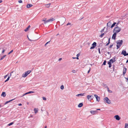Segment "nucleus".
I'll return each mask as SVG.
<instances>
[{
	"label": "nucleus",
	"instance_id": "f257e3e1",
	"mask_svg": "<svg viewBox=\"0 0 128 128\" xmlns=\"http://www.w3.org/2000/svg\"><path fill=\"white\" fill-rule=\"evenodd\" d=\"M121 30V28L120 27H119L118 26H116L114 29L113 32L117 34Z\"/></svg>",
	"mask_w": 128,
	"mask_h": 128
},
{
	"label": "nucleus",
	"instance_id": "f03ea898",
	"mask_svg": "<svg viewBox=\"0 0 128 128\" xmlns=\"http://www.w3.org/2000/svg\"><path fill=\"white\" fill-rule=\"evenodd\" d=\"M104 100L105 102H106V103L108 104H110L111 103V101L107 97H105L104 99Z\"/></svg>",
	"mask_w": 128,
	"mask_h": 128
},
{
	"label": "nucleus",
	"instance_id": "7ed1b4c3",
	"mask_svg": "<svg viewBox=\"0 0 128 128\" xmlns=\"http://www.w3.org/2000/svg\"><path fill=\"white\" fill-rule=\"evenodd\" d=\"M31 72L30 70L28 71L23 74L22 76L23 77H26L28 74L30 73Z\"/></svg>",
	"mask_w": 128,
	"mask_h": 128
},
{
	"label": "nucleus",
	"instance_id": "20e7f679",
	"mask_svg": "<svg viewBox=\"0 0 128 128\" xmlns=\"http://www.w3.org/2000/svg\"><path fill=\"white\" fill-rule=\"evenodd\" d=\"M113 22L112 20H110L108 23L107 24V27H110L111 26V24Z\"/></svg>",
	"mask_w": 128,
	"mask_h": 128
},
{
	"label": "nucleus",
	"instance_id": "39448f33",
	"mask_svg": "<svg viewBox=\"0 0 128 128\" xmlns=\"http://www.w3.org/2000/svg\"><path fill=\"white\" fill-rule=\"evenodd\" d=\"M123 43L122 40H118L116 41V43L117 44H118L120 46H121Z\"/></svg>",
	"mask_w": 128,
	"mask_h": 128
},
{
	"label": "nucleus",
	"instance_id": "423d86ee",
	"mask_svg": "<svg viewBox=\"0 0 128 128\" xmlns=\"http://www.w3.org/2000/svg\"><path fill=\"white\" fill-rule=\"evenodd\" d=\"M93 98L94 96H93L88 95L87 96V98L88 100H91Z\"/></svg>",
	"mask_w": 128,
	"mask_h": 128
},
{
	"label": "nucleus",
	"instance_id": "0eeeda50",
	"mask_svg": "<svg viewBox=\"0 0 128 128\" xmlns=\"http://www.w3.org/2000/svg\"><path fill=\"white\" fill-rule=\"evenodd\" d=\"M94 96L96 99V100L98 102H99L100 100V98L96 94H94Z\"/></svg>",
	"mask_w": 128,
	"mask_h": 128
},
{
	"label": "nucleus",
	"instance_id": "6e6552de",
	"mask_svg": "<svg viewBox=\"0 0 128 128\" xmlns=\"http://www.w3.org/2000/svg\"><path fill=\"white\" fill-rule=\"evenodd\" d=\"M90 112L91 114H96L97 112L96 110H91L90 111Z\"/></svg>",
	"mask_w": 128,
	"mask_h": 128
},
{
	"label": "nucleus",
	"instance_id": "1a4fd4ad",
	"mask_svg": "<svg viewBox=\"0 0 128 128\" xmlns=\"http://www.w3.org/2000/svg\"><path fill=\"white\" fill-rule=\"evenodd\" d=\"M55 19L53 18H50L49 20H47L48 22H51L54 20Z\"/></svg>",
	"mask_w": 128,
	"mask_h": 128
},
{
	"label": "nucleus",
	"instance_id": "9d476101",
	"mask_svg": "<svg viewBox=\"0 0 128 128\" xmlns=\"http://www.w3.org/2000/svg\"><path fill=\"white\" fill-rule=\"evenodd\" d=\"M116 119L118 120H119L120 119V117L118 115H116L114 116Z\"/></svg>",
	"mask_w": 128,
	"mask_h": 128
},
{
	"label": "nucleus",
	"instance_id": "9b49d317",
	"mask_svg": "<svg viewBox=\"0 0 128 128\" xmlns=\"http://www.w3.org/2000/svg\"><path fill=\"white\" fill-rule=\"evenodd\" d=\"M85 94V93H81V94H78L76 95V96H84V95Z\"/></svg>",
	"mask_w": 128,
	"mask_h": 128
},
{
	"label": "nucleus",
	"instance_id": "f8f14e48",
	"mask_svg": "<svg viewBox=\"0 0 128 128\" xmlns=\"http://www.w3.org/2000/svg\"><path fill=\"white\" fill-rule=\"evenodd\" d=\"M116 35V34L115 32H114V33L113 34L112 36V39L114 40L115 39Z\"/></svg>",
	"mask_w": 128,
	"mask_h": 128
},
{
	"label": "nucleus",
	"instance_id": "ddd939ff",
	"mask_svg": "<svg viewBox=\"0 0 128 128\" xmlns=\"http://www.w3.org/2000/svg\"><path fill=\"white\" fill-rule=\"evenodd\" d=\"M126 68H124V70H123V76L125 75L126 73Z\"/></svg>",
	"mask_w": 128,
	"mask_h": 128
},
{
	"label": "nucleus",
	"instance_id": "4468645a",
	"mask_svg": "<svg viewBox=\"0 0 128 128\" xmlns=\"http://www.w3.org/2000/svg\"><path fill=\"white\" fill-rule=\"evenodd\" d=\"M126 51L125 50H123L122 52V54L124 55V56H125V55L126 54Z\"/></svg>",
	"mask_w": 128,
	"mask_h": 128
},
{
	"label": "nucleus",
	"instance_id": "2eb2a0df",
	"mask_svg": "<svg viewBox=\"0 0 128 128\" xmlns=\"http://www.w3.org/2000/svg\"><path fill=\"white\" fill-rule=\"evenodd\" d=\"M116 24V22H114L113 24L111 26H110V28H112L114 27L115 25Z\"/></svg>",
	"mask_w": 128,
	"mask_h": 128
},
{
	"label": "nucleus",
	"instance_id": "dca6fc26",
	"mask_svg": "<svg viewBox=\"0 0 128 128\" xmlns=\"http://www.w3.org/2000/svg\"><path fill=\"white\" fill-rule=\"evenodd\" d=\"M116 24V22H114L113 24L111 26H110V28H112L114 27L115 25Z\"/></svg>",
	"mask_w": 128,
	"mask_h": 128
},
{
	"label": "nucleus",
	"instance_id": "f3484780",
	"mask_svg": "<svg viewBox=\"0 0 128 128\" xmlns=\"http://www.w3.org/2000/svg\"><path fill=\"white\" fill-rule=\"evenodd\" d=\"M3 97H5L6 96V92H3L2 93L1 95Z\"/></svg>",
	"mask_w": 128,
	"mask_h": 128
},
{
	"label": "nucleus",
	"instance_id": "a211bd4d",
	"mask_svg": "<svg viewBox=\"0 0 128 128\" xmlns=\"http://www.w3.org/2000/svg\"><path fill=\"white\" fill-rule=\"evenodd\" d=\"M32 4H28L27 5L26 7L28 8H29L32 7Z\"/></svg>",
	"mask_w": 128,
	"mask_h": 128
},
{
	"label": "nucleus",
	"instance_id": "6ab92c4d",
	"mask_svg": "<svg viewBox=\"0 0 128 128\" xmlns=\"http://www.w3.org/2000/svg\"><path fill=\"white\" fill-rule=\"evenodd\" d=\"M83 105V104L82 103H81L79 104L78 105V107L80 108L82 107Z\"/></svg>",
	"mask_w": 128,
	"mask_h": 128
},
{
	"label": "nucleus",
	"instance_id": "aec40b11",
	"mask_svg": "<svg viewBox=\"0 0 128 128\" xmlns=\"http://www.w3.org/2000/svg\"><path fill=\"white\" fill-rule=\"evenodd\" d=\"M115 62V61H114L113 60V59H110V61H108V62H110V63H112L113 62Z\"/></svg>",
	"mask_w": 128,
	"mask_h": 128
},
{
	"label": "nucleus",
	"instance_id": "412c9836",
	"mask_svg": "<svg viewBox=\"0 0 128 128\" xmlns=\"http://www.w3.org/2000/svg\"><path fill=\"white\" fill-rule=\"evenodd\" d=\"M66 20L64 18H63L61 19V21L62 22H64Z\"/></svg>",
	"mask_w": 128,
	"mask_h": 128
},
{
	"label": "nucleus",
	"instance_id": "4be33fe9",
	"mask_svg": "<svg viewBox=\"0 0 128 128\" xmlns=\"http://www.w3.org/2000/svg\"><path fill=\"white\" fill-rule=\"evenodd\" d=\"M14 99H12V100H9V101L6 102L5 103V104H7L9 102L12 101L13 100H14Z\"/></svg>",
	"mask_w": 128,
	"mask_h": 128
},
{
	"label": "nucleus",
	"instance_id": "5701e85b",
	"mask_svg": "<svg viewBox=\"0 0 128 128\" xmlns=\"http://www.w3.org/2000/svg\"><path fill=\"white\" fill-rule=\"evenodd\" d=\"M30 27V25H29V26H28V27H27L26 29H25V30H24V31L25 32H27V31L28 30V29Z\"/></svg>",
	"mask_w": 128,
	"mask_h": 128
},
{
	"label": "nucleus",
	"instance_id": "b1692460",
	"mask_svg": "<svg viewBox=\"0 0 128 128\" xmlns=\"http://www.w3.org/2000/svg\"><path fill=\"white\" fill-rule=\"evenodd\" d=\"M96 43L95 42H94L92 44V46H94V47H95L96 46Z\"/></svg>",
	"mask_w": 128,
	"mask_h": 128
},
{
	"label": "nucleus",
	"instance_id": "393cba45",
	"mask_svg": "<svg viewBox=\"0 0 128 128\" xmlns=\"http://www.w3.org/2000/svg\"><path fill=\"white\" fill-rule=\"evenodd\" d=\"M34 111L35 113H37L38 112V108H34Z\"/></svg>",
	"mask_w": 128,
	"mask_h": 128
},
{
	"label": "nucleus",
	"instance_id": "a878e982",
	"mask_svg": "<svg viewBox=\"0 0 128 128\" xmlns=\"http://www.w3.org/2000/svg\"><path fill=\"white\" fill-rule=\"evenodd\" d=\"M6 56V55H4L3 56H2L1 58L0 59V60H3L5 57Z\"/></svg>",
	"mask_w": 128,
	"mask_h": 128
},
{
	"label": "nucleus",
	"instance_id": "bb28decb",
	"mask_svg": "<svg viewBox=\"0 0 128 128\" xmlns=\"http://www.w3.org/2000/svg\"><path fill=\"white\" fill-rule=\"evenodd\" d=\"M50 4H46V6L47 8H48L50 6Z\"/></svg>",
	"mask_w": 128,
	"mask_h": 128
},
{
	"label": "nucleus",
	"instance_id": "cd10ccee",
	"mask_svg": "<svg viewBox=\"0 0 128 128\" xmlns=\"http://www.w3.org/2000/svg\"><path fill=\"white\" fill-rule=\"evenodd\" d=\"M108 64H109V68H110L111 67V66H112L111 63H110V62H108Z\"/></svg>",
	"mask_w": 128,
	"mask_h": 128
},
{
	"label": "nucleus",
	"instance_id": "c85d7f7f",
	"mask_svg": "<svg viewBox=\"0 0 128 128\" xmlns=\"http://www.w3.org/2000/svg\"><path fill=\"white\" fill-rule=\"evenodd\" d=\"M14 123V122H12L9 124H8V126H10L11 125H12Z\"/></svg>",
	"mask_w": 128,
	"mask_h": 128
},
{
	"label": "nucleus",
	"instance_id": "c756f323",
	"mask_svg": "<svg viewBox=\"0 0 128 128\" xmlns=\"http://www.w3.org/2000/svg\"><path fill=\"white\" fill-rule=\"evenodd\" d=\"M128 124H126L125 125V128H128Z\"/></svg>",
	"mask_w": 128,
	"mask_h": 128
},
{
	"label": "nucleus",
	"instance_id": "7c9ffc66",
	"mask_svg": "<svg viewBox=\"0 0 128 128\" xmlns=\"http://www.w3.org/2000/svg\"><path fill=\"white\" fill-rule=\"evenodd\" d=\"M28 94V92H26V93H25V94H23V95L22 96H21V97H22V96H24L25 95Z\"/></svg>",
	"mask_w": 128,
	"mask_h": 128
},
{
	"label": "nucleus",
	"instance_id": "2f4dec72",
	"mask_svg": "<svg viewBox=\"0 0 128 128\" xmlns=\"http://www.w3.org/2000/svg\"><path fill=\"white\" fill-rule=\"evenodd\" d=\"M64 86L63 85H62L61 86H60V88L62 89V90H63L64 89Z\"/></svg>",
	"mask_w": 128,
	"mask_h": 128
},
{
	"label": "nucleus",
	"instance_id": "473e14b6",
	"mask_svg": "<svg viewBox=\"0 0 128 128\" xmlns=\"http://www.w3.org/2000/svg\"><path fill=\"white\" fill-rule=\"evenodd\" d=\"M103 86L105 88H107V87H108V86H107V85L106 84H103Z\"/></svg>",
	"mask_w": 128,
	"mask_h": 128
},
{
	"label": "nucleus",
	"instance_id": "72a5a7b5",
	"mask_svg": "<svg viewBox=\"0 0 128 128\" xmlns=\"http://www.w3.org/2000/svg\"><path fill=\"white\" fill-rule=\"evenodd\" d=\"M10 77L9 76L8 77V78L7 79H6V80L5 81V82H6V81H8L9 80V79H10Z\"/></svg>",
	"mask_w": 128,
	"mask_h": 128
},
{
	"label": "nucleus",
	"instance_id": "f704fd0d",
	"mask_svg": "<svg viewBox=\"0 0 128 128\" xmlns=\"http://www.w3.org/2000/svg\"><path fill=\"white\" fill-rule=\"evenodd\" d=\"M72 72L74 73H75L76 72V71L74 70H72Z\"/></svg>",
	"mask_w": 128,
	"mask_h": 128
},
{
	"label": "nucleus",
	"instance_id": "c9c22d12",
	"mask_svg": "<svg viewBox=\"0 0 128 128\" xmlns=\"http://www.w3.org/2000/svg\"><path fill=\"white\" fill-rule=\"evenodd\" d=\"M106 60H105L103 62V65H105L106 64Z\"/></svg>",
	"mask_w": 128,
	"mask_h": 128
},
{
	"label": "nucleus",
	"instance_id": "e433bc0d",
	"mask_svg": "<svg viewBox=\"0 0 128 128\" xmlns=\"http://www.w3.org/2000/svg\"><path fill=\"white\" fill-rule=\"evenodd\" d=\"M116 58V57L115 56H114L112 58V59H113V60L115 62L116 61V60H115Z\"/></svg>",
	"mask_w": 128,
	"mask_h": 128
},
{
	"label": "nucleus",
	"instance_id": "4c0bfd02",
	"mask_svg": "<svg viewBox=\"0 0 128 128\" xmlns=\"http://www.w3.org/2000/svg\"><path fill=\"white\" fill-rule=\"evenodd\" d=\"M104 34V33L102 34H101V35L100 36L102 37L103 36Z\"/></svg>",
	"mask_w": 128,
	"mask_h": 128
},
{
	"label": "nucleus",
	"instance_id": "58836bf2",
	"mask_svg": "<svg viewBox=\"0 0 128 128\" xmlns=\"http://www.w3.org/2000/svg\"><path fill=\"white\" fill-rule=\"evenodd\" d=\"M42 99H43V100H46V98L44 97H43Z\"/></svg>",
	"mask_w": 128,
	"mask_h": 128
},
{
	"label": "nucleus",
	"instance_id": "ea45409f",
	"mask_svg": "<svg viewBox=\"0 0 128 128\" xmlns=\"http://www.w3.org/2000/svg\"><path fill=\"white\" fill-rule=\"evenodd\" d=\"M34 92L30 91V92H28V94H31V93H34Z\"/></svg>",
	"mask_w": 128,
	"mask_h": 128
},
{
	"label": "nucleus",
	"instance_id": "a19ab883",
	"mask_svg": "<svg viewBox=\"0 0 128 128\" xmlns=\"http://www.w3.org/2000/svg\"><path fill=\"white\" fill-rule=\"evenodd\" d=\"M13 52V50H11L8 53V54H9L12 53Z\"/></svg>",
	"mask_w": 128,
	"mask_h": 128
},
{
	"label": "nucleus",
	"instance_id": "79ce46f5",
	"mask_svg": "<svg viewBox=\"0 0 128 128\" xmlns=\"http://www.w3.org/2000/svg\"><path fill=\"white\" fill-rule=\"evenodd\" d=\"M18 2L19 3H22V1L21 0H20L18 1Z\"/></svg>",
	"mask_w": 128,
	"mask_h": 128
},
{
	"label": "nucleus",
	"instance_id": "37998d69",
	"mask_svg": "<svg viewBox=\"0 0 128 128\" xmlns=\"http://www.w3.org/2000/svg\"><path fill=\"white\" fill-rule=\"evenodd\" d=\"M95 48L94 47V46H91L90 48V49H93L94 48Z\"/></svg>",
	"mask_w": 128,
	"mask_h": 128
},
{
	"label": "nucleus",
	"instance_id": "c03bdc74",
	"mask_svg": "<svg viewBox=\"0 0 128 128\" xmlns=\"http://www.w3.org/2000/svg\"><path fill=\"white\" fill-rule=\"evenodd\" d=\"M104 28H103V29L102 30L100 31L101 32H103L104 31Z\"/></svg>",
	"mask_w": 128,
	"mask_h": 128
},
{
	"label": "nucleus",
	"instance_id": "a18cd8bd",
	"mask_svg": "<svg viewBox=\"0 0 128 128\" xmlns=\"http://www.w3.org/2000/svg\"><path fill=\"white\" fill-rule=\"evenodd\" d=\"M50 42V41H49L48 42H46L45 44V46H46V45L48 44V43H49Z\"/></svg>",
	"mask_w": 128,
	"mask_h": 128
},
{
	"label": "nucleus",
	"instance_id": "49530a36",
	"mask_svg": "<svg viewBox=\"0 0 128 128\" xmlns=\"http://www.w3.org/2000/svg\"><path fill=\"white\" fill-rule=\"evenodd\" d=\"M116 46L117 47V48H120V45H119L118 44H117Z\"/></svg>",
	"mask_w": 128,
	"mask_h": 128
},
{
	"label": "nucleus",
	"instance_id": "de8ad7c7",
	"mask_svg": "<svg viewBox=\"0 0 128 128\" xmlns=\"http://www.w3.org/2000/svg\"><path fill=\"white\" fill-rule=\"evenodd\" d=\"M48 22L47 20H46V21L44 22V24H46V23Z\"/></svg>",
	"mask_w": 128,
	"mask_h": 128
},
{
	"label": "nucleus",
	"instance_id": "09e8293b",
	"mask_svg": "<svg viewBox=\"0 0 128 128\" xmlns=\"http://www.w3.org/2000/svg\"><path fill=\"white\" fill-rule=\"evenodd\" d=\"M27 37L29 41H30V42H32V40H31L30 39V38H29L28 36H27Z\"/></svg>",
	"mask_w": 128,
	"mask_h": 128
},
{
	"label": "nucleus",
	"instance_id": "8fccbe9b",
	"mask_svg": "<svg viewBox=\"0 0 128 128\" xmlns=\"http://www.w3.org/2000/svg\"><path fill=\"white\" fill-rule=\"evenodd\" d=\"M80 55V53L78 54L77 55H76V56L77 57H78Z\"/></svg>",
	"mask_w": 128,
	"mask_h": 128
},
{
	"label": "nucleus",
	"instance_id": "3c124183",
	"mask_svg": "<svg viewBox=\"0 0 128 128\" xmlns=\"http://www.w3.org/2000/svg\"><path fill=\"white\" fill-rule=\"evenodd\" d=\"M90 68L89 70L88 71V74L90 72Z\"/></svg>",
	"mask_w": 128,
	"mask_h": 128
},
{
	"label": "nucleus",
	"instance_id": "603ef678",
	"mask_svg": "<svg viewBox=\"0 0 128 128\" xmlns=\"http://www.w3.org/2000/svg\"><path fill=\"white\" fill-rule=\"evenodd\" d=\"M46 19L45 18V19H44L43 20H42V21L43 22H45V21H46Z\"/></svg>",
	"mask_w": 128,
	"mask_h": 128
},
{
	"label": "nucleus",
	"instance_id": "864d4df0",
	"mask_svg": "<svg viewBox=\"0 0 128 128\" xmlns=\"http://www.w3.org/2000/svg\"><path fill=\"white\" fill-rule=\"evenodd\" d=\"M110 43V42H108V43L107 44H106V46H108L109 44Z\"/></svg>",
	"mask_w": 128,
	"mask_h": 128
},
{
	"label": "nucleus",
	"instance_id": "5fc2aeb1",
	"mask_svg": "<svg viewBox=\"0 0 128 128\" xmlns=\"http://www.w3.org/2000/svg\"><path fill=\"white\" fill-rule=\"evenodd\" d=\"M108 92L110 93H112V91L110 90H109Z\"/></svg>",
	"mask_w": 128,
	"mask_h": 128
},
{
	"label": "nucleus",
	"instance_id": "6e6d98bb",
	"mask_svg": "<svg viewBox=\"0 0 128 128\" xmlns=\"http://www.w3.org/2000/svg\"><path fill=\"white\" fill-rule=\"evenodd\" d=\"M112 46H113V44H112V45H110V46L109 48H112Z\"/></svg>",
	"mask_w": 128,
	"mask_h": 128
},
{
	"label": "nucleus",
	"instance_id": "4d7b16f0",
	"mask_svg": "<svg viewBox=\"0 0 128 128\" xmlns=\"http://www.w3.org/2000/svg\"><path fill=\"white\" fill-rule=\"evenodd\" d=\"M119 22H118V23L116 25V26H118V24H119Z\"/></svg>",
	"mask_w": 128,
	"mask_h": 128
},
{
	"label": "nucleus",
	"instance_id": "13d9d810",
	"mask_svg": "<svg viewBox=\"0 0 128 128\" xmlns=\"http://www.w3.org/2000/svg\"><path fill=\"white\" fill-rule=\"evenodd\" d=\"M71 24V23H68L67 24H66V25L67 26H68V25H70Z\"/></svg>",
	"mask_w": 128,
	"mask_h": 128
},
{
	"label": "nucleus",
	"instance_id": "bf43d9fd",
	"mask_svg": "<svg viewBox=\"0 0 128 128\" xmlns=\"http://www.w3.org/2000/svg\"><path fill=\"white\" fill-rule=\"evenodd\" d=\"M107 90L108 91L110 90L109 89V88L108 87H107Z\"/></svg>",
	"mask_w": 128,
	"mask_h": 128
},
{
	"label": "nucleus",
	"instance_id": "052dcab7",
	"mask_svg": "<svg viewBox=\"0 0 128 128\" xmlns=\"http://www.w3.org/2000/svg\"><path fill=\"white\" fill-rule=\"evenodd\" d=\"M7 76H8V75H7L5 76L4 77V78H7Z\"/></svg>",
	"mask_w": 128,
	"mask_h": 128
},
{
	"label": "nucleus",
	"instance_id": "680f3d73",
	"mask_svg": "<svg viewBox=\"0 0 128 128\" xmlns=\"http://www.w3.org/2000/svg\"><path fill=\"white\" fill-rule=\"evenodd\" d=\"M62 58H60L59 59H58V61H60V60H62Z\"/></svg>",
	"mask_w": 128,
	"mask_h": 128
},
{
	"label": "nucleus",
	"instance_id": "e2e57ef3",
	"mask_svg": "<svg viewBox=\"0 0 128 128\" xmlns=\"http://www.w3.org/2000/svg\"><path fill=\"white\" fill-rule=\"evenodd\" d=\"M98 51H99V52L100 54V48H98Z\"/></svg>",
	"mask_w": 128,
	"mask_h": 128
},
{
	"label": "nucleus",
	"instance_id": "0e129e2a",
	"mask_svg": "<svg viewBox=\"0 0 128 128\" xmlns=\"http://www.w3.org/2000/svg\"><path fill=\"white\" fill-rule=\"evenodd\" d=\"M4 51H5V50H3L2 52V53H4Z\"/></svg>",
	"mask_w": 128,
	"mask_h": 128
},
{
	"label": "nucleus",
	"instance_id": "69168bd1",
	"mask_svg": "<svg viewBox=\"0 0 128 128\" xmlns=\"http://www.w3.org/2000/svg\"><path fill=\"white\" fill-rule=\"evenodd\" d=\"M19 106H21L22 105V104H18Z\"/></svg>",
	"mask_w": 128,
	"mask_h": 128
},
{
	"label": "nucleus",
	"instance_id": "338daca9",
	"mask_svg": "<svg viewBox=\"0 0 128 128\" xmlns=\"http://www.w3.org/2000/svg\"><path fill=\"white\" fill-rule=\"evenodd\" d=\"M128 53H126V54L125 55V56H128Z\"/></svg>",
	"mask_w": 128,
	"mask_h": 128
},
{
	"label": "nucleus",
	"instance_id": "774afa93",
	"mask_svg": "<svg viewBox=\"0 0 128 128\" xmlns=\"http://www.w3.org/2000/svg\"><path fill=\"white\" fill-rule=\"evenodd\" d=\"M125 78L126 79V80H128V78Z\"/></svg>",
	"mask_w": 128,
	"mask_h": 128
}]
</instances>
